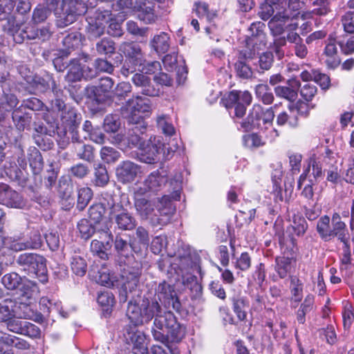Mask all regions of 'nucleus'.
<instances>
[{
    "instance_id": "ea45409f",
    "label": "nucleus",
    "mask_w": 354,
    "mask_h": 354,
    "mask_svg": "<svg viewBox=\"0 0 354 354\" xmlns=\"http://www.w3.org/2000/svg\"><path fill=\"white\" fill-rule=\"evenodd\" d=\"M18 104L19 100L15 95L3 92L0 99V115L3 114L4 115V113H1L3 111L12 112L15 109L17 108V105Z\"/></svg>"
},
{
    "instance_id": "680f3d73",
    "label": "nucleus",
    "mask_w": 354,
    "mask_h": 354,
    "mask_svg": "<svg viewBox=\"0 0 354 354\" xmlns=\"http://www.w3.org/2000/svg\"><path fill=\"white\" fill-rule=\"evenodd\" d=\"M274 62V55L272 52L266 51L259 56L258 65L259 71L263 72L264 71L269 70Z\"/></svg>"
},
{
    "instance_id": "e433bc0d",
    "label": "nucleus",
    "mask_w": 354,
    "mask_h": 354,
    "mask_svg": "<svg viewBox=\"0 0 354 354\" xmlns=\"http://www.w3.org/2000/svg\"><path fill=\"white\" fill-rule=\"evenodd\" d=\"M330 217L327 215L322 216L317 221L316 230L320 238L324 241L331 240V229H330Z\"/></svg>"
},
{
    "instance_id": "c9c22d12",
    "label": "nucleus",
    "mask_w": 354,
    "mask_h": 354,
    "mask_svg": "<svg viewBox=\"0 0 354 354\" xmlns=\"http://www.w3.org/2000/svg\"><path fill=\"white\" fill-rule=\"evenodd\" d=\"M95 50L98 55L111 57L115 51V44L109 37H104L95 44Z\"/></svg>"
},
{
    "instance_id": "a19ab883",
    "label": "nucleus",
    "mask_w": 354,
    "mask_h": 354,
    "mask_svg": "<svg viewBox=\"0 0 354 354\" xmlns=\"http://www.w3.org/2000/svg\"><path fill=\"white\" fill-rule=\"evenodd\" d=\"M77 208L82 211L88 205L93 197V191L88 187H77Z\"/></svg>"
},
{
    "instance_id": "09e8293b",
    "label": "nucleus",
    "mask_w": 354,
    "mask_h": 354,
    "mask_svg": "<svg viewBox=\"0 0 354 354\" xmlns=\"http://www.w3.org/2000/svg\"><path fill=\"white\" fill-rule=\"evenodd\" d=\"M157 127L162 132L171 136L175 133V129L171 124V119L166 115H160L156 119Z\"/></svg>"
},
{
    "instance_id": "bf43d9fd",
    "label": "nucleus",
    "mask_w": 354,
    "mask_h": 354,
    "mask_svg": "<svg viewBox=\"0 0 354 354\" xmlns=\"http://www.w3.org/2000/svg\"><path fill=\"white\" fill-rule=\"evenodd\" d=\"M243 142L244 145L248 148H257L266 145V141L257 133L244 136Z\"/></svg>"
},
{
    "instance_id": "6ab92c4d",
    "label": "nucleus",
    "mask_w": 354,
    "mask_h": 354,
    "mask_svg": "<svg viewBox=\"0 0 354 354\" xmlns=\"http://www.w3.org/2000/svg\"><path fill=\"white\" fill-rule=\"evenodd\" d=\"M151 110V104L150 100L142 97L140 95L133 96L132 98L129 99L125 104V106L122 107V114L127 113L128 115H133V113L139 114L149 113Z\"/></svg>"
},
{
    "instance_id": "052dcab7",
    "label": "nucleus",
    "mask_w": 354,
    "mask_h": 354,
    "mask_svg": "<svg viewBox=\"0 0 354 354\" xmlns=\"http://www.w3.org/2000/svg\"><path fill=\"white\" fill-rule=\"evenodd\" d=\"M101 158L107 163L117 161L120 157V153L113 147H103L100 150Z\"/></svg>"
},
{
    "instance_id": "393cba45",
    "label": "nucleus",
    "mask_w": 354,
    "mask_h": 354,
    "mask_svg": "<svg viewBox=\"0 0 354 354\" xmlns=\"http://www.w3.org/2000/svg\"><path fill=\"white\" fill-rule=\"evenodd\" d=\"M138 172V166L129 160L123 161L120 163L115 171L118 181L124 184L133 181Z\"/></svg>"
},
{
    "instance_id": "2eb2a0df",
    "label": "nucleus",
    "mask_w": 354,
    "mask_h": 354,
    "mask_svg": "<svg viewBox=\"0 0 354 354\" xmlns=\"http://www.w3.org/2000/svg\"><path fill=\"white\" fill-rule=\"evenodd\" d=\"M127 325L124 329V336L128 343L133 344L134 354H147V344L144 333L137 330L133 323Z\"/></svg>"
},
{
    "instance_id": "9d476101",
    "label": "nucleus",
    "mask_w": 354,
    "mask_h": 354,
    "mask_svg": "<svg viewBox=\"0 0 354 354\" xmlns=\"http://www.w3.org/2000/svg\"><path fill=\"white\" fill-rule=\"evenodd\" d=\"M23 288L26 289L21 294L20 312L17 311V316L21 319H32L36 322L41 323L44 321V317L41 313H36L31 307L30 304L35 299L34 297L37 291L35 283L28 282L24 284Z\"/></svg>"
},
{
    "instance_id": "79ce46f5",
    "label": "nucleus",
    "mask_w": 354,
    "mask_h": 354,
    "mask_svg": "<svg viewBox=\"0 0 354 354\" xmlns=\"http://www.w3.org/2000/svg\"><path fill=\"white\" fill-rule=\"evenodd\" d=\"M113 80L109 77H104L100 79L98 84L95 87L93 91L95 99H106V95H102L100 93H108L113 88Z\"/></svg>"
},
{
    "instance_id": "f8f14e48",
    "label": "nucleus",
    "mask_w": 354,
    "mask_h": 354,
    "mask_svg": "<svg viewBox=\"0 0 354 354\" xmlns=\"http://www.w3.org/2000/svg\"><path fill=\"white\" fill-rule=\"evenodd\" d=\"M275 14L268 23V26L274 35H280L284 31L286 24L290 19L288 10V0H268Z\"/></svg>"
},
{
    "instance_id": "423d86ee",
    "label": "nucleus",
    "mask_w": 354,
    "mask_h": 354,
    "mask_svg": "<svg viewBox=\"0 0 354 354\" xmlns=\"http://www.w3.org/2000/svg\"><path fill=\"white\" fill-rule=\"evenodd\" d=\"M274 118L272 107L264 109L260 104H255L250 109L247 117L240 122L241 128L245 131L254 129H268L272 126Z\"/></svg>"
},
{
    "instance_id": "1a4fd4ad",
    "label": "nucleus",
    "mask_w": 354,
    "mask_h": 354,
    "mask_svg": "<svg viewBox=\"0 0 354 354\" xmlns=\"http://www.w3.org/2000/svg\"><path fill=\"white\" fill-rule=\"evenodd\" d=\"M106 205L109 210V218L115 222L118 229L121 230H131L136 227V218L124 209L119 196L116 195V197H109Z\"/></svg>"
},
{
    "instance_id": "473e14b6",
    "label": "nucleus",
    "mask_w": 354,
    "mask_h": 354,
    "mask_svg": "<svg viewBox=\"0 0 354 354\" xmlns=\"http://www.w3.org/2000/svg\"><path fill=\"white\" fill-rule=\"evenodd\" d=\"M27 82L30 83L32 87L38 92H45L50 88V84H52V88L55 87V84L53 78L50 75H46L45 77H40L35 75L34 77H29Z\"/></svg>"
},
{
    "instance_id": "20e7f679",
    "label": "nucleus",
    "mask_w": 354,
    "mask_h": 354,
    "mask_svg": "<svg viewBox=\"0 0 354 354\" xmlns=\"http://www.w3.org/2000/svg\"><path fill=\"white\" fill-rule=\"evenodd\" d=\"M17 303L10 299L0 302V322L6 323L7 329L14 333L32 339L41 337L40 328L28 321L13 319L17 316Z\"/></svg>"
},
{
    "instance_id": "ddd939ff",
    "label": "nucleus",
    "mask_w": 354,
    "mask_h": 354,
    "mask_svg": "<svg viewBox=\"0 0 354 354\" xmlns=\"http://www.w3.org/2000/svg\"><path fill=\"white\" fill-rule=\"evenodd\" d=\"M113 236L109 229L97 230V239L90 245L91 252L102 260H107L110 255Z\"/></svg>"
},
{
    "instance_id": "a211bd4d",
    "label": "nucleus",
    "mask_w": 354,
    "mask_h": 354,
    "mask_svg": "<svg viewBox=\"0 0 354 354\" xmlns=\"http://www.w3.org/2000/svg\"><path fill=\"white\" fill-rule=\"evenodd\" d=\"M131 82L144 95L156 97L160 94V88L152 82L149 77L142 73L133 74Z\"/></svg>"
},
{
    "instance_id": "f704fd0d",
    "label": "nucleus",
    "mask_w": 354,
    "mask_h": 354,
    "mask_svg": "<svg viewBox=\"0 0 354 354\" xmlns=\"http://www.w3.org/2000/svg\"><path fill=\"white\" fill-rule=\"evenodd\" d=\"M169 39L167 33L162 32L153 37L150 41V46L156 53H165L169 48Z\"/></svg>"
},
{
    "instance_id": "f257e3e1",
    "label": "nucleus",
    "mask_w": 354,
    "mask_h": 354,
    "mask_svg": "<svg viewBox=\"0 0 354 354\" xmlns=\"http://www.w3.org/2000/svg\"><path fill=\"white\" fill-rule=\"evenodd\" d=\"M127 315L131 323L142 325L149 323L154 318L151 334L156 341L166 343H178L185 335V328L178 322L176 316L170 310L162 312L156 301L143 299L141 306L130 301L127 310Z\"/></svg>"
},
{
    "instance_id": "b1692460",
    "label": "nucleus",
    "mask_w": 354,
    "mask_h": 354,
    "mask_svg": "<svg viewBox=\"0 0 354 354\" xmlns=\"http://www.w3.org/2000/svg\"><path fill=\"white\" fill-rule=\"evenodd\" d=\"M265 24L262 22L252 23L248 28L250 35L246 40L245 49H254L258 44L266 46V34L263 32Z\"/></svg>"
},
{
    "instance_id": "338daca9",
    "label": "nucleus",
    "mask_w": 354,
    "mask_h": 354,
    "mask_svg": "<svg viewBox=\"0 0 354 354\" xmlns=\"http://www.w3.org/2000/svg\"><path fill=\"white\" fill-rule=\"evenodd\" d=\"M69 172L73 177L83 179L88 175L90 169L87 165L77 163L70 168Z\"/></svg>"
},
{
    "instance_id": "c85d7f7f",
    "label": "nucleus",
    "mask_w": 354,
    "mask_h": 354,
    "mask_svg": "<svg viewBox=\"0 0 354 354\" xmlns=\"http://www.w3.org/2000/svg\"><path fill=\"white\" fill-rule=\"evenodd\" d=\"M85 71L81 66L79 60L72 59L68 65V71L66 76V79L68 82H76L80 80L82 77L84 75ZM90 74H85L86 78H93L95 76V72L89 71Z\"/></svg>"
},
{
    "instance_id": "a878e982",
    "label": "nucleus",
    "mask_w": 354,
    "mask_h": 354,
    "mask_svg": "<svg viewBox=\"0 0 354 354\" xmlns=\"http://www.w3.org/2000/svg\"><path fill=\"white\" fill-rule=\"evenodd\" d=\"M308 163L313 169L312 175L315 179L322 176V171H325V168H329L337 165L336 160L331 158L329 154L312 157L310 158Z\"/></svg>"
},
{
    "instance_id": "0eeeda50",
    "label": "nucleus",
    "mask_w": 354,
    "mask_h": 354,
    "mask_svg": "<svg viewBox=\"0 0 354 354\" xmlns=\"http://www.w3.org/2000/svg\"><path fill=\"white\" fill-rule=\"evenodd\" d=\"M17 264L28 274L35 275L41 283L48 281L46 259L36 253H22L16 259Z\"/></svg>"
},
{
    "instance_id": "f3484780",
    "label": "nucleus",
    "mask_w": 354,
    "mask_h": 354,
    "mask_svg": "<svg viewBox=\"0 0 354 354\" xmlns=\"http://www.w3.org/2000/svg\"><path fill=\"white\" fill-rule=\"evenodd\" d=\"M61 120L65 129L71 134V140L73 142L80 141L77 128L82 120L80 113L73 106L67 107L61 114Z\"/></svg>"
},
{
    "instance_id": "cd10ccee",
    "label": "nucleus",
    "mask_w": 354,
    "mask_h": 354,
    "mask_svg": "<svg viewBox=\"0 0 354 354\" xmlns=\"http://www.w3.org/2000/svg\"><path fill=\"white\" fill-rule=\"evenodd\" d=\"M109 197H116V195L105 193L103 195L102 202L94 204L89 207V218L95 223H99L102 221L105 214L106 209H108V205H106V203L108 202Z\"/></svg>"
},
{
    "instance_id": "9b49d317",
    "label": "nucleus",
    "mask_w": 354,
    "mask_h": 354,
    "mask_svg": "<svg viewBox=\"0 0 354 354\" xmlns=\"http://www.w3.org/2000/svg\"><path fill=\"white\" fill-rule=\"evenodd\" d=\"M252 99L250 93L247 91H232L223 99V103L230 114L234 111L233 118L242 119Z\"/></svg>"
},
{
    "instance_id": "f03ea898",
    "label": "nucleus",
    "mask_w": 354,
    "mask_h": 354,
    "mask_svg": "<svg viewBox=\"0 0 354 354\" xmlns=\"http://www.w3.org/2000/svg\"><path fill=\"white\" fill-rule=\"evenodd\" d=\"M114 248L118 256V262L121 268L119 298L121 303L128 299V292L134 290L140 281L142 273V263L136 261L133 256V248L130 241L116 236L114 241Z\"/></svg>"
},
{
    "instance_id": "58836bf2",
    "label": "nucleus",
    "mask_w": 354,
    "mask_h": 354,
    "mask_svg": "<svg viewBox=\"0 0 354 354\" xmlns=\"http://www.w3.org/2000/svg\"><path fill=\"white\" fill-rule=\"evenodd\" d=\"M94 185L97 187H104L109 182V176L105 165L99 163L94 166Z\"/></svg>"
},
{
    "instance_id": "c756f323",
    "label": "nucleus",
    "mask_w": 354,
    "mask_h": 354,
    "mask_svg": "<svg viewBox=\"0 0 354 354\" xmlns=\"http://www.w3.org/2000/svg\"><path fill=\"white\" fill-rule=\"evenodd\" d=\"M12 119L17 129L23 131L30 126L32 121V115L21 106H18L12 112Z\"/></svg>"
},
{
    "instance_id": "72a5a7b5",
    "label": "nucleus",
    "mask_w": 354,
    "mask_h": 354,
    "mask_svg": "<svg viewBox=\"0 0 354 354\" xmlns=\"http://www.w3.org/2000/svg\"><path fill=\"white\" fill-rule=\"evenodd\" d=\"M313 306L314 297L312 295H308L296 313V318L299 324H305L306 316L313 310Z\"/></svg>"
},
{
    "instance_id": "3c124183",
    "label": "nucleus",
    "mask_w": 354,
    "mask_h": 354,
    "mask_svg": "<svg viewBox=\"0 0 354 354\" xmlns=\"http://www.w3.org/2000/svg\"><path fill=\"white\" fill-rule=\"evenodd\" d=\"M120 124L118 115L109 114L104 120L103 128L107 133H115L120 127Z\"/></svg>"
},
{
    "instance_id": "864d4df0",
    "label": "nucleus",
    "mask_w": 354,
    "mask_h": 354,
    "mask_svg": "<svg viewBox=\"0 0 354 354\" xmlns=\"http://www.w3.org/2000/svg\"><path fill=\"white\" fill-rule=\"evenodd\" d=\"M71 266L73 272L78 276H84L87 270V264L84 258L79 255L72 257Z\"/></svg>"
},
{
    "instance_id": "aec40b11",
    "label": "nucleus",
    "mask_w": 354,
    "mask_h": 354,
    "mask_svg": "<svg viewBox=\"0 0 354 354\" xmlns=\"http://www.w3.org/2000/svg\"><path fill=\"white\" fill-rule=\"evenodd\" d=\"M155 0H136L133 7L138 12V18L146 24L153 23L157 16L155 14Z\"/></svg>"
},
{
    "instance_id": "5701e85b",
    "label": "nucleus",
    "mask_w": 354,
    "mask_h": 354,
    "mask_svg": "<svg viewBox=\"0 0 354 354\" xmlns=\"http://www.w3.org/2000/svg\"><path fill=\"white\" fill-rule=\"evenodd\" d=\"M119 50L123 53L133 65L142 66L145 62V56L139 44L134 42H122Z\"/></svg>"
},
{
    "instance_id": "412c9836",
    "label": "nucleus",
    "mask_w": 354,
    "mask_h": 354,
    "mask_svg": "<svg viewBox=\"0 0 354 354\" xmlns=\"http://www.w3.org/2000/svg\"><path fill=\"white\" fill-rule=\"evenodd\" d=\"M139 149L141 161L151 164L159 160V156L165 149V146L160 142L155 143L148 141L146 144L144 143Z\"/></svg>"
},
{
    "instance_id": "a18cd8bd",
    "label": "nucleus",
    "mask_w": 354,
    "mask_h": 354,
    "mask_svg": "<svg viewBox=\"0 0 354 354\" xmlns=\"http://www.w3.org/2000/svg\"><path fill=\"white\" fill-rule=\"evenodd\" d=\"M291 259L286 257L276 258L275 270L281 279L286 278L291 270Z\"/></svg>"
},
{
    "instance_id": "4c0bfd02",
    "label": "nucleus",
    "mask_w": 354,
    "mask_h": 354,
    "mask_svg": "<svg viewBox=\"0 0 354 354\" xmlns=\"http://www.w3.org/2000/svg\"><path fill=\"white\" fill-rule=\"evenodd\" d=\"M256 97L264 104H271L274 101V95L266 84H259L254 88Z\"/></svg>"
},
{
    "instance_id": "8fccbe9b",
    "label": "nucleus",
    "mask_w": 354,
    "mask_h": 354,
    "mask_svg": "<svg viewBox=\"0 0 354 354\" xmlns=\"http://www.w3.org/2000/svg\"><path fill=\"white\" fill-rule=\"evenodd\" d=\"M1 282L8 290H12L21 284L22 279L17 273L11 272L5 274L1 279Z\"/></svg>"
},
{
    "instance_id": "5fc2aeb1",
    "label": "nucleus",
    "mask_w": 354,
    "mask_h": 354,
    "mask_svg": "<svg viewBox=\"0 0 354 354\" xmlns=\"http://www.w3.org/2000/svg\"><path fill=\"white\" fill-rule=\"evenodd\" d=\"M23 170L15 162L5 165L6 174L12 180H23L25 178Z\"/></svg>"
},
{
    "instance_id": "e2e57ef3",
    "label": "nucleus",
    "mask_w": 354,
    "mask_h": 354,
    "mask_svg": "<svg viewBox=\"0 0 354 354\" xmlns=\"http://www.w3.org/2000/svg\"><path fill=\"white\" fill-rule=\"evenodd\" d=\"M131 90L132 86L129 82H120L116 86L113 91V97H115L119 101L124 100L131 92Z\"/></svg>"
},
{
    "instance_id": "7c9ffc66",
    "label": "nucleus",
    "mask_w": 354,
    "mask_h": 354,
    "mask_svg": "<svg viewBox=\"0 0 354 354\" xmlns=\"http://www.w3.org/2000/svg\"><path fill=\"white\" fill-rule=\"evenodd\" d=\"M1 201L3 205L12 208L23 209L26 205V202L23 196L10 187L4 193Z\"/></svg>"
},
{
    "instance_id": "4d7b16f0",
    "label": "nucleus",
    "mask_w": 354,
    "mask_h": 354,
    "mask_svg": "<svg viewBox=\"0 0 354 354\" xmlns=\"http://www.w3.org/2000/svg\"><path fill=\"white\" fill-rule=\"evenodd\" d=\"M308 227V223L304 217L301 216H295L293 217L290 228L297 236H303L306 233Z\"/></svg>"
},
{
    "instance_id": "49530a36",
    "label": "nucleus",
    "mask_w": 354,
    "mask_h": 354,
    "mask_svg": "<svg viewBox=\"0 0 354 354\" xmlns=\"http://www.w3.org/2000/svg\"><path fill=\"white\" fill-rule=\"evenodd\" d=\"M82 35L79 32H73L68 34L62 40V44L66 50H73L81 46Z\"/></svg>"
},
{
    "instance_id": "6e6d98bb",
    "label": "nucleus",
    "mask_w": 354,
    "mask_h": 354,
    "mask_svg": "<svg viewBox=\"0 0 354 354\" xmlns=\"http://www.w3.org/2000/svg\"><path fill=\"white\" fill-rule=\"evenodd\" d=\"M274 93L277 97L284 98L289 102H294L297 98V92L294 88L287 86H277L274 88Z\"/></svg>"
},
{
    "instance_id": "de8ad7c7",
    "label": "nucleus",
    "mask_w": 354,
    "mask_h": 354,
    "mask_svg": "<svg viewBox=\"0 0 354 354\" xmlns=\"http://www.w3.org/2000/svg\"><path fill=\"white\" fill-rule=\"evenodd\" d=\"M77 229L82 239L86 240L90 239L97 230L86 219H81L77 223Z\"/></svg>"
},
{
    "instance_id": "603ef678",
    "label": "nucleus",
    "mask_w": 354,
    "mask_h": 354,
    "mask_svg": "<svg viewBox=\"0 0 354 354\" xmlns=\"http://www.w3.org/2000/svg\"><path fill=\"white\" fill-rule=\"evenodd\" d=\"M347 169L346 170L345 180L346 182L354 184V149H351L344 158Z\"/></svg>"
},
{
    "instance_id": "2f4dec72",
    "label": "nucleus",
    "mask_w": 354,
    "mask_h": 354,
    "mask_svg": "<svg viewBox=\"0 0 354 354\" xmlns=\"http://www.w3.org/2000/svg\"><path fill=\"white\" fill-rule=\"evenodd\" d=\"M232 302V308L237 318L240 321H244L247 317L246 309L250 303L247 297L241 295H234L230 298Z\"/></svg>"
},
{
    "instance_id": "13d9d810",
    "label": "nucleus",
    "mask_w": 354,
    "mask_h": 354,
    "mask_svg": "<svg viewBox=\"0 0 354 354\" xmlns=\"http://www.w3.org/2000/svg\"><path fill=\"white\" fill-rule=\"evenodd\" d=\"M290 292L295 301L302 299L303 283L296 276L290 277Z\"/></svg>"
},
{
    "instance_id": "69168bd1",
    "label": "nucleus",
    "mask_w": 354,
    "mask_h": 354,
    "mask_svg": "<svg viewBox=\"0 0 354 354\" xmlns=\"http://www.w3.org/2000/svg\"><path fill=\"white\" fill-rule=\"evenodd\" d=\"M194 10L199 17H206L208 21L212 20L214 16V13H212L209 10V5L203 1H198L194 3Z\"/></svg>"
},
{
    "instance_id": "dca6fc26",
    "label": "nucleus",
    "mask_w": 354,
    "mask_h": 354,
    "mask_svg": "<svg viewBox=\"0 0 354 354\" xmlns=\"http://www.w3.org/2000/svg\"><path fill=\"white\" fill-rule=\"evenodd\" d=\"M168 181L167 171L163 169L151 172L136 190L147 194L161 190Z\"/></svg>"
},
{
    "instance_id": "39448f33",
    "label": "nucleus",
    "mask_w": 354,
    "mask_h": 354,
    "mask_svg": "<svg viewBox=\"0 0 354 354\" xmlns=\"http://www.w3.org/2000/svg\"><path fill=\"white\" fill-rule=\"evenodd\" d=\"M15 3L12 0H1L0 1V21L1 26L5 32L12 36L14 41L17 44H21L27 38L24 28H21L16 23L13 14Z\"/></svg>"
},
{
    "instance_id": "c03bdc74",
    "label": "nucleus",
    "mask_w": 354,
    "mask_h": 354,
    "mask_svg": "<svg viewBox=\"0 0 354 354\" xmlns=\"http://www.w3.org/2000/svg\"><path fill=\"white\" fill-rule=\"evenodd\" d=\"M52 92L53 96V98L50 100V110L53 112L63 113V111H65L70 105H67L64 103L62 93L60 91H57L56 87H53Z\"/></svg>"
},
{
    "instance_id": "774afa93",
    "label": "nucleus",
    "mask_w": 354,
    "mask_h": 354,
    "mask_svg": "<svg viewBox=\"0 0 354 354\" xmlns=\"http://www.w3.org/2000/svg\"><path fill=\"white\" fill-rule=\"evenodd\" d=\"M50 13L51 10L46 7L38 6L33 11L32 19L35 24L41 23L47 19Z\"/></svg>"
},
{
    "instance_id": "37998d69",
    "label": "nucleus",
    "mask_w": 354,
    "mask_h": 354,
    "mask_svg": "<svg viewBox=\"0 0 354 354\" xmlns=\"http://www.w3.org/2000/svg\"><path fill=\"white\" fill-rule=\"evenodd\" d=\"M77 145L75 147V152L77 156L83 160L92 162L94 160V148L93 146L86 144H81V139L77 142Z\"/></svg>"
},
{
    "instance_id": "4be33fe9",
    "label": "nucleus",
    "mask_w": 354,
    "mask_h": 354,
    "mask_svg": "<svg viewBox=\"0 0 354 354\" xmlns=\"http://www.w3.org/2000/svg\"><path fill=\"white\" fill-rule=\"evenodd\" d=\"M254 49H243L239 53V59L235 64V70L237 75L243 79H248L252 76V71L245 61L252 59L256 56Z\"/></svg>"
},
{
    "instance_id": "0e129e2a",
    "label": "nucleus",
    "mask_w": 354,
    "mask_h": 354,
    "mask_svg": "<svg viewBox=\"0 0 354 354\" xmlns=\"http://www.w3.org/2000/svg\"><path fill=\"white\" fill-rule=\"evenodd\" d=\"M23 109H30L33 111H39L43 110L44 104L38 98L30 97L22 100L20 106Z\"/></svg>"
},
{
    "instance_id": "bb28decb",
    "label": "nucleus",
    "mask_w": 354,
    "mask_h": 354,
    "mask_svg": "<svg viewBox=\"0 0 354 354\" xmlns=\"http://www.w3.org/2000/svg\"><path fill=\"white\" fill-rule=\"evenodd\" d=\"M122 115L127 120V134H134L142 137L146 131V124L143 120V116L136 113L128 115L127 113H124Z\"/></svg>"
},
{
    "instance_id": "4468645a",
    "label": "nucleus",
    "mask_w": 354,
    "mask_h": 354,
    "mask_svg": "<svg viewBox=\"0 0 354 354\" xmlns=\"http://www.w3.org/2000/svg\"><path fill=\"white\" fill-rule=\"evenodd\" d=\"M151 301H156L158 304L160 301L166 308H172L177 312H180L181 309V304L174 288L165 281L158 285Z\"/></svg>"
},
{
    "instance_id": "6e6552de",
    "label": "nucleus",
    "mask_w": 354,
    "mask_h": 354,
    "mask_svg": "<svg viewBox=\"0 0 354 354\" xmlns=\"http://www.w3.org/2000/svg\"><path fill=\"white\" fill-rule=\"evenodd\" d=\"M86 12L87 6L82 0H62L60 9L56 10L55 12L56 24L59 28H64Z\"/></svg>"
},
{
    "instance_id": "7ed1b4c3",
    "label": "nucleus",
    "mask_w": 354,
    "mask_h": 354,
    "mask_svg": "<svg viewBox=\"0 0 354 354\" xmlns=\"http://www.w3.org/2000/svg\"><path fill=\"white\" fill-rule=\"evenodd\" d=\"M145 194L138 190L134 192V206L138 215L154 227L167 225L175 212L170 196L165 195L156 201L144 196Z\"/></svg>"
}]
</instances>
